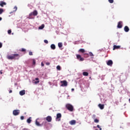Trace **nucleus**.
<instances>
[{"instance_id":"nucleus-1","label":"nucleus","mask_w":130,"mask_h":130,"mask_svg":"<svg viewBox=\"0 0 130 130\" xmlns=\"http://www.w3.org/2000/svg\"><path fill=\"white\" fill-rule=\"evenodd\" d=\"M8 59H19L20 58V55L19 54H14L12 55H7Z\"/></svg>"},{"instance_id":"nucleus-2","label":"nucleus","mask_w":130,"mask_h":130,"mask_svg":"<svg viewBox=\"0 0 130 130\" xmlns=\"http://www.w3.org/2000/svg\"><path fill=\"white\" fill-rule=\"evenodd\" d=\"M66 107L68 110L69 111L73 112L74 111V106L70 104H67L66 105Z\"/></svg>"},{"instance_id":"nucleus-3","label":"nucleus","mask_w":130,"mask_h":130,"mask_svg":"<svg viewBox=\"0 0 130 130\" xmlns=\"http://www.w3.org/2000/svg\"><path fill=\"white\" fill-rule=\"evenodd\" d=\"M37 15H38V12H37V10H35L33 12H31L29 14L28 18L29 19H32V18L31 17V16H37Z\"/></svg>"},{"instance_id":"nucleus-4","label":"nucleus","mask_w":130,"mask_h":130,"mask_svg":"<svg viewBox=\"0 0 130 130\" xmlns=\"http://www.w3.org/2000/svg\"><path fill=\"white\" fill-rule=\"evenodd\" d=\"M60 83L61 84V87H67L68 86V81L67 80L61 81Z\"/></svg>"},{"instance_id":"nucleus-5","label":"nucleus","mask_w":130,"mask_h":130,"mask_svg":"<svg viewBox=\"0 0 130 130\" xmlns=\"http://www.w3.org/2000/svg\"><path fill=\"white\" fill-rule=\"evenodd\" d=\"M77 59L79 60V61H84V58L82 57L81 55L76 54Z\"/></svg>"},{"instance_id":"nucleus-6","label":"nucleus","mask_w":130,"mask_h":130,"mask_svg":"<svg viewBox=\"0 0 130 130\" xmlns=\"http://www.w3.org/2000/svg\"><path fill=\"white\" fill-rule=\"evenodd\" d=\"M13 114L15 116L19 115V114H20V110H15L13 111Z\"/></svg>"},{"instance_id":"nucleus-7","label":"nucleus","mask_w":130,"mask_h":130,"mask_svg":"<svg viewBox=\"0 0 130 130\" xmlns=\"http://www.w3.org/2000/svg\"><path fill=\"white\" fill-rule=\"evenodd\" d=\"M107 64L109 67H112V65L113 64V61H112V60H109L107 62Z\"/></svg>"},{"instance_id":"nucleus-8","label":"nucleus","mask_w":130,"mask_h":130,"mask_svg":"<svg viewBox=\"0 0 130 130\" xmlns=\"http://www.w3.org/2000/svg\"><path fill=\"white\" fill-rule=\"evenodd\" d=\"M117 28L119 29L122 28V21H119L118 22Z\"/></svg>"},{"instance_id":"nucleus-9","label":"nucleus","mask_w":130,"mask_h":130,"mask_svg":"<svg viewBox=\"0 0 130 130\" xmlns=\"http://www.w3.org/2000/svg\"><path fill=\"white\" fill-rule=\"evenodd\" d=\"M47 121L48 122H51V120H52V118L50 116H48L46 118Z\"/></svg>"},{"instance_id":"nucleus-10","label":"nucleus","mask_w":130,"mask_h":130,"mask_svg":"<svg viewBox=\"0 0 130 130\" xmlns=\"http://www.w3.org/2000/svg\"><path fill=\"white\" fill-rule=\"evenodd\" d=\"M76 120H72L69 122V123L71 125H75V124H76Z\"/></svg>"},{"instance_id":"nucleus-11","label":"nucleus","mask_w":130,"mask_h":130,"mask_svg":"<svg viewBox=\"0 0 130 130\" xmlns=\"http://www.w3.org/2000/svg\"><path fill=\"white\" fill-rule=\"evenodd\" d=\"M19 94L21 96H23V95H25L26 94V91L25 90H21L19 92Z\"/></svg>"},{"instance_id":"nucleus-12","label":"nucleus","mask_w":130,"mask_h":130,"mask_svg":"<svg viewBox=\"0 0 130 130\" xmlns=\"http://www.w3.org/2000/svg\"><path fill=\"white\" fill-rule=\"evenodd\" d=\"M120 48V46H116V45H114L113 46V50H115V49H119Z\"/></svg>"},{"instance_id":"nucleus-13","label":"nucleus","mask_w":130,"mask_h":130,"mask_svg":"<svg viewBox=\"0 0 130 130\" xmlns=\"http://www.w3.org/2000/svg\"><path fill=\"white\" fill-rule=\"evenodd\" d=\"M124 30L125 32H128V31H129V28H128V26H125L124 28Z\"/></svg>"},{"instance_id":"nucleus-14","label":"nucleus","mask_w":130,"mask_h":130,"mask_svg":"<svg viewBox=\"0 0 130 130\" xmlns=\"http://www.w3.org/2000/svg\"><path fill=\"white\" fill-rule=\"evenodd\" d=\"M61 118V114H60V113L57 114L56 119H58Z\"/></svg>"},{"instance_id":"nucleus-15","label":"nucleus","mask_w":130,"mask_h":130,"mask_svg":"<svg viewBox=\"0 0 130 130\" xmlns=\"http://www.w3.org/2000/svg\"><path fill=\"white\" fill-rule=\"evenodd\" d=\"M6 5H7V3H6L4 2H0V6H1V7H3L4 6H6Z\"/></svg>"},{"instance_id":"nucleus-16","label":"nucleus","mask_w":130,"mask_h":130,"mask_svg":"<svg viewBox=\"0 0 130 130\" xmlns=\"http://www.w3.org/2000/svg\"><path fill=\"white\" fill-rule=\"evenodd\" d=\"M99 107L100 108V109H104V105L100 104H99Z\"/></svg>"},{"instance_id":"nucleus-17","label":"nucleus","mask_w":130,"mask_h":130,"mask_svg":"<svg viewBox=\"0 0 130 130\" xmlns=\"http://www.w3.org/2000/svg\"><path fill=\"white\" fill-rule=\"evenodd\" d=\"M45 26V25H44V24H43L41 25V26H40V27H39V29L40 30H42V29H43V28H44Z\"/></svg>"},{"instance_id":"nucleus-18","label":"nucleus","mask_w":130,"mask_h":130,"mask_svg":"<svg viewBox=\"0 0 130 130\" xmlns=\"http://www.w3.org/2000/svg\"><path fill=\"white\" fill-rule=\"evenodd\" d=\"M35 80L36 81H35V84H38V83H39V82H40L39 81V78H36Z\"/></svg>"},{"instance_id":"nucleus-19","label":"nucleus","mask_w":130,"mask_h":130,"mask_svg":"<svg viewBox=\"0 0 130 130\" xmlns=\"http://www.w3.org/2000/svg\"><path fill=\"white\" fill-rule=\"evenodd\" d=\"M51 49H53V50H54V49H55V45L51 44Z\"/></svg>"},{"instance_id":"nucleus-20","label":"nucleus","mask_w":130,"mask_h":130,"mask_svg":"<svg viewBox=\"0 0 130 130\" xmlns=\"http://www.w3.org/2000/svg\"><path fill=\"white\" fill-rule=\"evenodd\" d=\"M82 74L83 76H85V77L89 76V73L88 72H83Z\"/></svg>"},{"instance_id":"nucleus-21","label":"nucleus","mask_w":130,"mask_h":130,"mask_svg":"<svg viewBox=\"0 0 130 130\" xmlns=\"http://www.w3.org/2000/svg\"><path fill=\"white\" fill-rule=\"evenodd\" d=\"M79 52H81V53H84L85 52V49H80L79 50Z\"/></svg>"},{"instance_id":"nucleus-22","label":"nucleus","mask_w":130,"mask_h":130,"mask_svg":"<svg viewBox=\"0 0 130 130\" xmlns=\"http://www.w3.org/2000/svg\"><path fill=\"white\" fill-rule=\"evenodd\" d=\"M32 120H31V117H29L28 119H27V123H31Z\"/></svg>"},{"instance_id":"nucleus-23","label":"nucleus","mask_w":130,"mask_h":130,"mask_svg":"<svg viewBox=\"0 0 130 130\" xmlns=\"http://www.w3.org/2000/svg\"><path fill=\"white\" fill-rule=\"evenodd\" d=\"M58 46L59 48H61V47L62 46V43H58Z\"/></svg>"},{"instance_id":"nucleus-24","label":"nucleus","mask_w":130,"mask_h":130,"mask_svg":"<svg viewBox=\"0 0 130 130\" xmlns=\"http://www.w3.org/2000/svg\"><path fill=\"white\" fill-rule=\"evenodd\" d=\"M36 125H37L38 126H40V123H39V122L37 121V120H36Z\"/></svg>"},{"instance_id":"nucleus-25","label":"nucleus","mask_w":130,"mask_h":130,"mask_svg":"<svg viewBox=\"0 0 130 130\" xmlns=\"http://www.w3.org/2000/svg\"><path fill=\"white\" fill-rule=\"evenodd\" d=\"M4 13V9L0 8V15H2Z\"/></svg>"},{"instance_id":"nucleus-26","label":"nucleus","mask_w":130,"mask_h":130,"mask_svg":"<svg viewBox=\"0 0 130 130\" xmlns=\"http://www.w3.org/2000/svg\"><path fill=\"white\" fill-rule=\"evenodd\" d=\"M56 69L58 71H60L61 70V68L59 66H57L56 67Z\"/></svg>"},{"instance_id":"nucleus-27","label":"nucleus","mask_w":130,"mask_h":130,"mask_svg":"<svg viewBox=\"0 0 130 130\" xmlns=\"http://www.w3.org/2000/svg\"><path fill=\"white\" fill-rule=\"evenodd\" d=\"M94 122H95V123H98V122H99V119H94Z\"/></svg>"},{"instance_id":"nucleus-28","label":"nucleus","mask_w":130,"mask_h":130,"mask_svg":"<svg viewBox=\"0 0 130 130\" xmlns=\"http://www.w3.org/2000/svg\"><path fill=\"white\" fill-rule=\"evenodd\" d=\"M33 64H36V60L35 59H32Z\"/></svg>"},{"instance_id":"nucleus-29","label":"nucleus","mask_w":130,"mask_h":130,"mask_svg":"<svg viewBox=\"0 0 130 130\" xmlns=\"http://www.w3.org/2000/svg\"><path fill=\"white\" fill-rule=\"evenodd\" d=\"M89 55H90V56H94V54H93V53H92L91 52H89Z\"/></svg>"},{"instance_id":"nucleus-30","label":"nucleus","mask_w":130,"mask_h":130,"mask_svg":"<svg viewBox=\"0 0 130 130\" xmlns=\"http://www.w3.org/2000/svg\"><path fill=\"white\" fill-rule=\"evenodd\" d=\"M114 1L113 0H109V3H110V4H113Z\"/></svg>"},{"instance_id":"nucleus-31","label":"nucleus","mask_w":130,"mask_h":130,"mask_svg":"<svg viewBox=\"0 0 130 130\" xmlns=\"http://www.w3.org/2000/svg\"><path fill=\"white\" fill-rule=\"evenodd\" d=\"M14 12H16V11H17V10H18V8L17 7V6L14 7Z\"/></svg>"},{"instance_id":"nucleus-32","label":"nucleus","mask_w":130,"mask_h":130,"mask_svg":"<svg viewBox=\"0 0 130 130\" xmlns=\"http://www.w3.org/2000/svg\"><path fill=\"white\" fill-rule=\"evenodd\" d=\"M92 118H93V119H95L96 118V115H92Z\"/></svg>"},{"instance_id":"nucleus-33","label":"nucleus","mask_w":130,"mask_h":130,"mask_svg":"<svg viewBox=\"0 0 130 130\" xmlns=\"http://www.w3.org/2000/svg\"><path fill=\"white\" fill-rule=\"evenodd\" d=\"M21 51H22V52H25V51H26V49L22 48Z\"/></svg>"},{"instance_id":"nucleus-34","label":"nucleus","mask_w":130,"mask_h":130,"mask_svg":"<svg viewBox=\"0 0 130 130\" xmlns=\"http://www.w3.org/2000/svg\"><path fill=\"white\" fill-rule=\"evenodd\" d=\"M97 127L100 129V130H102V128L100 127V125H97Z\"/></svg>"},{"instance_id":"nucleus-35","label":"nucleus","mask_w":130,"mask_h":130,"mask_svg":"<svg viewBox=\"0 0 130 130\" xmlns=\"http://www.w3.org/2000/svg\"><path fill=\"white\" fill-rule=\"evenodd\" d=\"M8 34H11V33H12V30L11 29L8 30Z\"/></svg>"},{"instance_id":"nucleus-36","label":"nucleus","mask_w":130,"mask_h":130,"mask_svg":"<svg viewBox=\"0 0 130 130\" xmlns=\"http://www.w3.org/2000/svg\"><path fill=\"white\" fill-rule=\"evenodd\" d=\"M44 42H45V43H46V44H48V41H47V40H45Z\"/></svg>"},{"instance_id":"nucleus-37","label":"nucleus","mask_w":130,"mask_h":130,"mask_svg":"<svg viewBox=\"0 0 130 130\" xmlns=\"http://www.w3.org/2000/svg\"><path fill=\"white\" fill-rule=\"evenodd\" d=\"M29 55H33V53L31 51L29 52Z\"/></svg>"},{"instance_id":"nucleus-38","label":"nucleus","mask_w":130,"mask_h":130,"mask_svg":"<svg viewBox=\"0 0 130 130\" xmlns=\"http://www.w3.org/2000/svg\"><path fill=\"white\" fill-rule=\"evenodd\" d=\"M20 119H21V120H24V116H21L20 117Z\"/></svg>"},{"instance_id":"nucleus-39","label":"nucleus","mask_w":130,"mask_h":130,"mask_svg":"<svg viewBox=\"0 0 130 130\" xmlns=\"http://www.w3.org/2000/svg\"><path fill=\"white\" fill-rule=\"evenodd\" d=\"M3 47V44L0 42V48H2Z\"/></svg>"},{"instance_id":"nucleus-40","label":"nucleus","mask_w":130,"mask_h":130,"mask_svg":"<svg viewBox=\"0 0 130 130\" xmlns=\"http://www.w3.org/2000/svg\"><path fill=\"white\" fill-rule=\"evenodd\" d=\"M46 66H49L50 64V63L47 62V63H46Z\"/></svg>"},{"instance_id":"nucleus-41","label":"nucleus","mask_w":130,"mask_h":130,"mask_svg":"<svg viewBox=\"0 0 130 130\" xmlns=\"http://www.w3.org/2000/svg\"><path fill=\"white\" fill-rule=\"evenodd\" d=\"M84 57H86L87 56H86V55H88V54H87V53H84Z\"/></svg>"},{"instance_id":"nucleus-42","label":"nucleus","mask_w":130,"mask_h":130,"mask_svg":"<svg viewBox=\"0 0 130 130\" xmlns=\"http://www.w3.org/2000/svg\"><path fill=\"white\" fill-rule=\"evenodd\" d=\"M41 66L42 67H44V64L43 63V62L41 63Z\"/></svg>"},{"instance_id":"nucleus-43","label":"nucleus","mask_w":130,"mask_h":130,"mask_svg":"<svg viewBox=\"0 0 130 130\" xmlns=\"http://www.w3.org/2000/svg\"><path fill=\"white\" fill-rule=\"evenodd\" d=\"M13 92V91L12 90H10V91H9V93H12Z\"/></svg>"},{"instance_id":"nucleus-44","label":"nucleus","mask_w":130,"mask_h":130,"mask_svg":"<svg viewBox=\"0 0 130 130\" xmlns=\"http://www.w3.org/2000/svg\"><path fill=\"white\" fill-rule=\"evenodd\" d=\"M0 74H1V75H2V74H3V72H2V71H1V72H0Z\"/></svg>"},{"instance_id":"nucleus-45","label":"nucleus","mask_w":130,"mask_h":130,"mask_svg":"<svg viewBox=\"0 0 130 130\" xmlns=\"http://www.w3.org/2000/svg\"><path fill=\"white\" fill-rule=\"evenodd\" d=\"M2 20H3V18H2V17H0V21H2Z\"/></svg>"},{"instance_id":"nucleus-46","label":"nucleus","mask_w":130,"mask_h":130,"mask_svg":"<svg viewBox=\"0 0 130 130\" xmlns=\"http://www.w3.org/2000/svg\"><path fill=\"white\" fill-rule=\"evenodd\" d=\"M74 88H72V91H74Z\"/></svg>"}]
</instances>
